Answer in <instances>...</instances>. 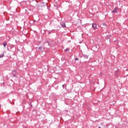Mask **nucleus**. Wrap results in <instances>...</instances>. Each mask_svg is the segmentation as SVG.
<instances>
[{"label": "nucleus", "instance_id": "15", "mask_svg": "<svg viewBox=\"0 0 128 128\" xmlns=\"http://www.w3.org/2000/svg\"><path fill=\"white\" fill-rule=\"evenodd\" d=\"M36 22V20H34V22Z\"/></svg>", "mask_w": 128, "mask_h": 128}, {"label": "nucleus", "instance_id": "12", "mask_svg": "<svg viewBox=\"0 0 128 128\" xmlns=\"http://www.w3.org/2000/svg\"><path fill=\"white\" fill-rule=\"evenodd\" d=\"M74 60H78V58H75Z\"/></svg>", "mask_w": 128, "mask_h": 128}, {"label": "nucleus", "instance_id": "5", "mask_svg": "<svg viewBox=\"0 0 128 128\" xmlns=\"http://www.w3.org/2000/svg\"><path fill=\"white\" fill-rule=\"evenodd\" d=\"M83 56H84V58H85L86 60H87V58H88V55L84 54Z\"/></svg>", "mask_w": 128, "mask_h": 128}, {"label": "nucleus", "instance_id": "3", "mask_svg": "<svg viewBox=\"0 0 128 128\" xmlns=\"http://www.w3.org/2000/svg\"><path fill=\"white\" fill-rule=\"evenodd\" d=\"M92 28L96 30V23H93L92 24Z\"/></svg>", "mask_w": 128, "mask_h": 128}, {"label": "nucleus", "instance_id": "13", "mask_svg": "<svg viewBox=\"0 0 128 128\" xmlns=\"http://www.w3.org/2000/svg\"><path fill=\"white\" fill-rule=\"evenodd\" d=\"M64 86H66V85H65V84H63V85L62 86L63 88H64Z\"/></svg>", "mask_w": 128, "mask_h": 128}, {"label": "nucleus", "instance_id": "18", "mask_svg": "<svg viewBox=\"0 0 128 128\" xmlns=\"http://www.w3.org/2000/svg\"><path fill=\"white\" fill-rule=\"evenodd\" d=\"M48 46H50V43H48Z\"/></svg>", "mask_w": 128, "mask_h": 128}, {"label": "nucleus", "instance_id": "1", "mask_svg": "<svg viewBox=\"0 0 128 128\" xmlns=\"http://www.w3.org/2000/svg\"><path fill=\"white\" fill-rule=\"evenodd\" d=\"M118 7H115L114 8V10H112V13H115V14H116V12H118Z\"/></svg>", "mask_w": 128, "mask_h": 128}, {"label": "nucleus", "instance_id": "14", "mask_svg": "<svg viewBox=\"0 0 128 128\" xmlns=\"http://www.w3.org/2000/svg\"><path fill=\"white\" fill-rule=\"evenodd\" d=\"M13 72L16 73V70H13Z\"/></svg>", "mask_w": 128, "mask_h": 128}, {"label": "nucleus", "instance_id": "2", "mask_svg": "<svg viewBox=\"0 0 128 128\" xmlns=\"http://www.w3.org/2000/svg\"><path fill=\"white\" fill-rule=\"evenodd\" d=\"M60 26H62V28H66V22H62L60 23Z\"/></svg>", "mask_w": 128, "mask_h": 128}, {"label": "nucleus", "instance_id": "7", "mask_svg": "<svg viewBox=\"0 0 128 128\" xmlns=\"http://www.w3.org/2000/svg\"><path fill=\"white\" fill-rule=\"evenodd\" d=\"M4 54H2L1 55H0V58H4Z\"/></svg>", "mask_w": 128, "mask_h": 128}, {"label": "nucleus", "instance_id": "9", "mask_svg": "<svg viewBox=\"0 0 128 128\" xmlns=\"http://www.w3.org/2000/svg\"><path fill=\"white\" fill-rule=\"evenodd\" d=\"M68 50H68V48H66L64 51L65 52H68Z\"/></svg>", "mask_w": 128, "mask_h": 128}, {"label": "nucleus", "instance_id": "17", "mask_svg": "<svg viewBox=\"0 0 128 128\" xmlns=\"http://www.w3.org/2000/svg\"><path fill=\"white\" fill-rule=\"evenodd\" d=\"M98 128H100V126H99Z\"/></svg>", "mask_w": 128, "mask_h": 128}, {"label": "nucleus", "instance_id": "6", "mask_svg": "<svg viewBox=\"0 0 128 128\" xmlns=\"http://www.w3.org/2000/svg\"><path fill=\"white\" fill-rule=\"evenodd\" d=\"M3 46H4V48H6V46H8V43L6 42H4L3 43Z\"/></svg>", "mask_w": 128, "mask_h": 128}, {"label": "nucleus", "instance_id": "16", "mask_svg": "<svg viewBox=\"0 0 128 128\" xmlns=\"http://www.w3.org/2000/svg\"><path fill=\"white\" fill-rule=\"evenodd\" d=\"M48 34H51V32H48Z\"/></svg>", "mask_w": 128, "mask_h": 128}, {"label": "nucleus", "instance_id": "4", "mask_svg": "<svg viewBox=\"0 0 128 128\" xmlns=\"http://www.w3.org/2000/svg\"><path fill=\"white\" fill-rule=\"evenodd\" d=\"M115 76H120V71L119 70H116L115 72Z\"/></svg>", "mask_w": 128, "mask_h": 128}, {"label": "nucleus", "instance_id": "11", "mask_svg": "<svg viewBox=\"0 0 128 128\" xmlns=\"http://www.w3.org/2000/svg\"><path fill=\"white\" fill-rule=\"evenodd\" d=\"M12 76H14V77L16 76V74H12Z\"/></svg>", "mask_w": 128, "mask_h": 128}, {"label": "nucleus", "instance_id": "8", "mask_svg": "<svg viewBox=\"0 0 128 128\" xmlns=\"http://www.w3.org/2000/svg\"><path fill=\"white\" fill-rule=\"evenodd\" d=\"M102 26H106V23H103Z\"/></svg>", "mask_w": 128, "mask_h": 128}, {"label": "nucleus", "instance_id": "10", "mask_svg": "<svg viewBox=\"0 0 128 128\" xmlns=\"http://www.w3.org/2000/svg\"><path fill=\"white\" fill-rule=\"evenodd\" d=\"M42 46H40V47L38 48V50H42Z\"/></svg>", "mask_w": 128, "mask_h": 128}]
</instances>
